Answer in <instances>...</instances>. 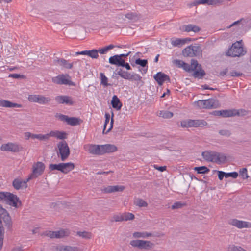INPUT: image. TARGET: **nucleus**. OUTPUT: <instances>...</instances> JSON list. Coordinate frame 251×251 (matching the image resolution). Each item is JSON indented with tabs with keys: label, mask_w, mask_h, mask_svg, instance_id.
Wrapping results in <instances>:
<instances>
[{
	"label": "nucleus",
	"mask_w": 251,
	"mask_h": 251,
	"mask_svg": "<svg viewBox=\"0 0 251 251\" xmlns=\"http://www.w3.org/2000/svg\"><path fill=\"white\" fill-rule=\"evenodd\" d=\"M203 158L207 161L216 163L218 164L225 163L226 156L222 153L214 151H205L202 152Z\"/></svg>",
	"instance_id": "obj_1"
},
{
	"label": "nucleus",
	"mask_w": 251,
	"mask_h": 251,
	"mask_svg": "<svg viewBox=\"0 0 251 251\" xmlns=\"http://www.w3.org/2000/svg\"><path fill=\"white\" fill-rule=\"evenodd\" d=\"M241 42L242 41H240L233 44L226 52V55L231 57H236L245 54L246 51L244 50Z\"/></svg>",
	"instance_id": "obj_2"
},
{
	"label": "nucleus",
	"mask_w": 251,
	"mask_h": 251,
	"mask_svg": "<svg viewBox=\"0 0 251 251\" xmlns=\"http://www.w3.org/2000/svg\"><path fill=\"white\" fill-rule=\"evenodd\" d=\"M6 214L8 215L9 218V219H8V222L5 221V219L3 218L4 217H6V214L2 215L0 213V250H1L2 248L4 236V229L2 225V221L4 222L5 226L7 227L8 230H11L12 228V222L11 217L7 211Z\"/></svg>",
	"instance_id": "obj_3"
},
{
	"label": "nucleus",
	"mask_w": 251,
	"mask_h": 251,
	"mask_svg": "<svg viewBox=\"0 0 251 251\" xmlns=\"http://www.w3.org/2000/svg\"><path fill=\"white\" fill-rule=\"evenodd\" d=\"M207 125V122L203 119H187L181 122V126L182 127H203Z\"/></svg>",
	"instance_id": "obj_4"
},
{
	"label": "nucleus",
	"mask_w": 251,
	"mask_h": 251,
	"mask_svg": "<svg viewBox=\"0 0 251 251\" xmlns=\"http://www.w3.org/2000/svg\"><path fill=\"white\" fill-rule=\"evenodd\" d=\"M58 151L57 155L60 156L62 161H65L70 154L69 147L67 142L63 140L57 144Z\"/></svg>",
	"instance_id": "obj_5"
},
{
	"label": "nucleus",
	"mask_w": 251,
	"mask_h": 251,
	"mask_svg": "<svg viewBox=\"0 0 251 251\" xmlns=\"http://www.w3.org/2000/svg\"><path fill=\"white\" fill-rule=\"evenodd\" d=\"M55 117L61 121L66 122L67 124L71 126H76L80 125L83 121L79 117H69L62 114H56Z\"/></svg>",
	"instance_id": "obj_6"
},
{
	"label": "nucleus",
	"mask_w": 251,
	"mask_h": 251,
	"mask_svg": "<svg viewBox=\"0 0 251 251\" xmlns=\"http://www.w3.org/2000/svg\"><path fill=\"white\" fill-rule=\"evenodd\" d=\"M197 105L201 108H215L218 105V101L214 99H209L204 100H199L197 101Z\"/></svg>",
	"instance_id": "obj_7"
},
{
	"label": "nucleus",
	"mask_w": 251,
	"mask_h": 251,
	"mask_svg": "<svg viewBox=\"0 0 251 251\" xmlns=\"http://www.w3.org/2000/svg\"><path fill=\"white\" fill-rule=\"evenodd\" d=\"M130 244L134 247H137L140 249L150 250L154 246V244L149 241L135 240L130 241Z\"/></svg>",
	"instance_id": "obj_8"
},
{
	"label": "nucleus",
	"mask_w": 251,
	"mask_h": 251,
	"mask_svg": "<svg viewBox=\"0 0 251 251\" xmlns=\"http://www.w3.org/2000/svg\"><path fill=\"white\" fill-rule=\"evenodd\" d=\"M69 77V76L67 75L66 76L64 74L58 75V76L53 77L52 78V82L56 84L59 85H68L69 86H75V83L68 79L67 77Z\"/></svg>",
	"instance_id": "obj_9"
},
{
	"label": "nucleus",
	"mask_w": 251,
	"mask_h": 251,
	"mask_svg": "<svg viewBox=\"0 0 251 251\" xmlns=\"http://www.w3.org/2000/svg\"><path fill=\"white\" fill-rule=\"evenodd\" d=\"M45 168V165L42 162L38 161L34 163L32 166V176L35 178H37L43 173Z\"/></svg>",
	"instance_id": "obj_10"
},
{
	"label": "nucleus",
	"mask_w": 251,
	"mask_h": 251,
	"mask_svg": "<svg viewBox=\"0 0 251 251\" xmlns=\"http://www.w3.org/2000/svg\"><path fill=\"white\" fill-rule=\"evenodd\" d=\"M22 148L19 145L9 142L7 144H2L0 147V150L2 151H8L14 152H17L22 150Z\"/></svg>",
	"instance_id": "obj_11"
},
{
	"label": "nucleus",
	"mask_w": 251,
	"mask_h": 251,
	"mask_svg": "<svg viewBox=\"0 0 251 251\" xmlns=\"http://www.w3.org/2000/svg\"><path fill=\"white\" fill-rule=\"evenodd\" d=\"M228 224L235 226L238 228L251 227V224L248 222L239 220L236 219H231L228 221Z\"/></svg>",
	"instance_id": "obj_12"
},
{
	"label": "nucleus",
	"mask_w": 251,
	"mask_h": 251,
	"mask_svg": "<svg viewBox=\"0 0 251 251\" xmlns=\"http://www.w3.org/2000/svg\"><path fill=\"white\" fill-rule=\"evenodd\" d=\"M153 78L159 86L162 85L165 81H167L169 83L171 82L169 76L161 72L157 73V74L153 76Z\"/></svg>",
	"instance_id": "obj_13"
},
{
	"label": "nucleus",
	"mask_w": 251,
	"mask_h": 251,
	"mask_svg": "<svg viewBox=\"0 0 251 251\" xmlns=\"http://www.w3.org/2000/svg\"><path fill=\"white\" fill-rule=\"evenodd\" d=\"M54 99L59 104H65L69 105H73L74 104L73 98L69 96L59 95L55 97Z\"/></svg>",
	"instance_id": "obj_14"
},
{
	"label": "nucleus",
	"mask_w": 251,
	"mask_h": 251,
	"mask_svg": "<svg viewBox=\"0 0 251 251\" xmlns=\"http://www.w3.org/2000/svg\"><path fill=\"white\" fill-rule=\"evenodd\" d=\"M53 64L67 69H71L73 67L74 62L70 63L69 60L63 58H56V59L53 60Z\"/></svg>",
	"instance_id": "obj_15"
},
{
	"label": "nucleus",
	"mask_w": 251,
	"mask_h": 251,
	"mask_svg": "<svg viewBox=\"0 0 251 251\" xmlns=\"http://www.w3.org/2000/svg\"><path fill=\"white\" fill-rule=\"evenodd\" d=\"M101 145L90 144L85 147L86 151L94 155H102Z\"/></svg>",
	"instance_id": "obj_16"
},
{
	"label": "nucleus",
	"mask_w": 251,
	"mask_h": 251,
	"mask_svg": "<svg viewBox=\"0 0 251 251\" xmlns=\"http://www.w3.org/2000/svg\"><path fill=\"white\" fill-rule=\"evenodd\" d=\"M182 68L187 72H190L192 70H195L197 68H201V65L199 64L197 60L192 59L191 60V65L184 62L183 63Z\"/></svg>",
	"instance_id": "obj_17"
},
{
	"label": "nucleus",
	"mask_w": 251,
	"mask_h": 251,
	"mask_svg": "<svg viewBox=\"0 0 251 251\" xmlns=\"http://www.w3.org/2000/svg\"><path fill=\"white\" fill-rule=\"evenodd\" d=\"M8 198L7 204L16 208L21 206L22 202L17 195L11 193Z\"/></svg>",
	"instance_id": "obj_18"
},
{
	"label": "nucleus",
	"mask_w": 251,
	"mask_h": 251,
	"mask_svg": "<svg viewBox=\"0 0 251 251\" xmlns=\"http://www.w3.org/2000/svg\"><path fill=\"white\" fill-rule=\"evenodd\" d=\"M180 29L184 32L193 31L195 33H198L201 30V28L199 26L193 24L184 25L181 26Z\"/></svg>",
	"instance_id": "obj_19"
},
{
	"label": "nucleus",
	"mask_w": 251,
	"mask_h": 251,
	"mask_svg": "<svg viewBox=\"0 0 251 251\" xmlns=\"http://www.w3.org/2000/svg\"><path fill=\"white\" fill-rule=\"evenodd\" d=\"M102 155L108 153H112L117 151V147L112 144H107L101 145Z\"/></svg>",
	"instance_id": "obj_20"
},
{
	"label": "nucleus",
	"mask_w": 251,
	"mask_h": 251,
	"mask_svg": "<svg viewBox=\"0 0 251 251\" xmlns=\"http://www.w3.org/2000/svg\"><path fill=\"white\" fill-rule=\"evenodd\" d=\"M61 169L60 172L64 174H67L70 171L73 170L75 168V165L73 163H60Z\"/></svg>",
	"instance_id": "obj_21"
},
{
	"label": "nucleus",
	"mask_w": 251,
	"mask_h": 251,
	"mask_svg": "<svg viewBox=\"0 0 251 251\" xmlns=\"http://www.w3.org/2000/svg\"><path fill=\"white\" fill-rule=\"evenodd\" d=\"M0 106L7 107V108H11V107L21 108V107H22V105L21 104L14 103V102H12L8 101V100L1 99V100H0Z\"/></svg>",
	"instance_id": "obj_22"
},
{
	"label": "nucleus",
	"mask_w": 251,
	"mask_h": 251,
	"mask_svg": "<svg viewBox=\"0 0 251 251\" xmlns=\"http://www.w3.org/2000/svg\"><path fill=\"white\" fill-rule=\"evenodd\" d=\"M50 137L56 138L58 139L64 140L67 138V133L64 131L51 130L50 132Z\"/></svg>",
	"instance_id": "obj_23"
},
{
	"label": "nucleus",
	"mask_w": 251,
	"mask_h": 251,
	"mask_svg": "<svg viewBox=\"0 0 251 251\" xmlns=\"http://www.w3.org/2000/svg\"><path fill=\"white\" fill-rule=\"evenodd\" d=\"M125 187L123 186H108L105 188L103 191L106 193H110L115 192H121L125 189Z\"/></svg>",
	"instance_id": "obj_24"
},
{
	"label": "nucleus",
	"mask_w": 251,
	"mask_h": 251,
	"mask_svg": "<svg viewBox=\"0 0 251 251\" xmlns=\"http://www.w3.org/2000/svg\"><path fill=\"white\" fill-rule=\"evenodd\" d=\"M135 63L136 64L139 65L142 67H146L145 69H141L139 68V71L141 72L142 74H146L148 70V61L147 59H141L140 58H137L135 60Z\"/></svg>",
	"instance_id": "obj_25"
},
{
	"label": "nucleus",
	"mask_w": 251,
	"mask_h": 251,
	"mask_svg": "<svg viewBox=\"0 0 251 251\" xmlns=\"http://www.w3.org/2000/svg\"><path fill=\"white\" fill-rule=\"evenodd\" d=\"M123 60L124 59L120 58L118 54L111 56L109 58V62L110 64L116 65L118 67H121Z\"/></svg>",
	"instance_id": "obj_26"
},
{
	"label": "nucleus",
	"mask_w": 251,
	"mask_h": 251,
	"mask_svg": "<svg viewBox=\"0 0 251 251\" xmlns=\"http://www.w3.org/2000/svg\"><path fill=\"white\" fill-rule=\"evenodd\" d=\"M111 103L113 108L117 110H120L122 106V102L116 95L113 96Z\"/></svg>",
	"instance_id": "obj_27"
},
{
	"label": "nucleus",
	"mask_w": 251,
	"mask_h": 251,
	"mask_svg": "<svg viewBox=\"0 0 251 251\" xmlns=\"http://www.w3.org/2000/svg\"><path fill=\"white\" fill-rule=\"evenodd\" d=\"M221 112L220 116L222 117H233L236 116V114H238L236 109L222 110Z\"/></svg>",
	"instance_id": "obj_28"
},
{
	"label": "nucleus",
	"mask_w": 251,
	"mask_h": 251,
	"mask_svg": "<svg viewBox=\"0 0 251 251\" xmlns=\"http://www.w3.org/2000/svg\"><path fill=\"white\" fill-rule=\"evenodd\" d=\"M193 71L194 72L192 75L194 78H201L205 75V71L202 69L201 67L197 68Z\"/></svg>",
	"instance_id": "obj_29"
},
{
	"label": "nucleus",
	"mask_w": 251,
	"mask_h": 251,
	"mask_svg": "<svg viewBox=\"0 0 251 251\" xmlns=\"http://www.w3.org/2000/svg\"><path fill=\"white\" fill-rule=\"evenodd\" d=\"M37 96V103L41 104H46L51 100V99L49 97H46L43 95H38Z\"/></svg>",
	"instance_id": "obj_30"
},
{
	"label": "nucleus",
	"mask_w": 251,
	"mask_h": 251,
	"mask_svg": "<svg viewBox=\"0 0 251 251\" xmlns=\"http://www.w3.org/2000/svg\"><path fill=\"white\" fill-rule=\"evenodd\" d=\"M57 250L58 251H79L77 247L69 246H60L57 248Z\"/></svg>",
	"instance_id": "obj_31"
},
{
	"label": "nucleus",
	"mask_w": 251,
	"mask_h": 251,
	"mask_svg": "<svg viewBox=\"0 0 251 251\" xmlns=\"http://www.w3.org/2000/svg\"><path fill=\"white\" fill-rule=\"evenodd\" d=\"M193 50L192 45H190L183 50L182 53L184 56L193 57L195 54L193 52Z\"/></svg>",
	"instance_id": "obj_32"
},
{
	"label": "nucleus",
	"mask_w": 251,
	"mask_h": 251,
	"mask_svg": "<svg viewBox=\"0 0 251 251\" xmlns=\"http://www.w3.org/2000/svg\"><path fill=\"white\" fill-rule=\"evenodd\" d=\"M130 74L129 72L123 70L122 69H120L117 72V74L120 75L122 78L125 79L129 80L130 78Z\"/></svg>",
	"instance_id": "obj_33"
},
{
	"label": "nucleus",
	"mask_w": 251,
	"mask_h": 251,
	"mask_svg": "<svg viewBox=\"0 0 251 251\" xmlns=\"http://www.w3.org/2000/svg\"><path fill=\"white\" fill-rule=\"evenodd\" d=\"M134 204L140 207H147L148 205V203L146 201L141 198L135 199L134 201Z\"/></svg>",
	"instance_id": "obj_34"
},
{
	"label": "nucleus",
	"mask_w": 251,
	"mask_h": 251,
	"mask_svg": "<svg viewBox=\"0 0 251 251\" xmlns=\"http://www.w3.org/2000/svg\"><path fill=\"white\" fill-rule=\"evenodd\" d=\"M158 116L163 118L169 119L173 116V113L167 110L160 111Z\"/></svg>",
	"instance_id": "obj_35"
},
{
	"label": "nucleus",
	"mask_w": 251,
	"mask_h": 251,
	"mask_svg": "<svg viewBox=\"0 0 251 251\" xmlns=\"http://www.w3.org/2000/svg\"><path fill=\"white\" fill-rule=\"evenodd\" d=\"M194 170L197 171L198 174H207L210 171V170L204 166L196 167L194 168Z\"/></svg>",
	"instance_id": "obj_36"
},
{
	"label": "nucleus",
	"mask_w": 251,
	"mask_h": 251,
	"mask_svg": "<svg viewBox=\"0 0 251 251\" xmlns=\"http://www.w3.org/2000/svg\"><path fill=\"white\" fill-rule=\"evenodd\" d=\"M100 84L104 86L105 87H107L108 86H111L110 84L108 83V78L105 75L104 73H100Z\"/></svg>",
	"instance_id": "obj_37"
},
{
	"label": "nucleus",
	"mask_w": 251,
	"mask_h": 251,
	"mask_svg": "<svg viewBox=\"0 0 251 251\" xmlns=\"http://www.w3.org/2000/svg\"><path fill=\"white\" fill-rule=\"evenodd\" d=\"M12 185L16 190H19L21 188L23 187V181H21L19 179H15L13 181Z\"/></svg>",
	"instance_id": "obj_38"
},
{
	"label": "nucleus",
	"mask_w": 251,
	"mask_h": 251,
	"mask_svg": "<svg viewBox=\"0 0 251 251\" xmlns=\"http://www.w3.org/2000/svg\"><path fill=\"white\" fill-rule=\"evenodd\" d=\"M87 55L89 56L92 58L97 59L99 57L98 51L96 49L87 50Z\"/></svg>",
	"instance_id": "obj_39"
},
{
	"label": "nucleus",
	"mask_w": 251,
	"mask_h": 251,
	"mask_svg": "<svg viewBox=\"0 0 251 251\" xmlns=\"http://www.w3.org/2000/svg\"><path fill=\"white\" fill-rule=\"evenodd\" d=\"M124 221L132 220L135 218L134 215L131 213L125 212L122 214Z\"/></svg>",
	"instance_id": "obj_40"
},
{
	"label": "nucleus",
	"mask_w": 251,
	"mask_h": 251,
	"mask_svg": "<svg viewBox=\"0 0 251 251\" xmlns=\"http://www.w3.org/2000/svg\"><path fill=\"white\" fill-rule=\"evenodd\" d=\"M77 235L84 239H91L92 237V234L90 232L85 231L83 232L78 231Z\"/></svg>",
	"instance_id": "obj_41"
},
{
	"label": "nucleus",
	"mask_w": 251,
	"mask_h": 251,
	"mask_svg": "<svg viewBox=\"0 0 251 251\" xmlns=\"http://www.w3.org/2000/svg\"><path fill=\"white\" fill-rule=\"evenodd\" d=\"M11 194V193L10 192H0V201H4L6 203H7L8 200V197Z\"/></svg>",
	"instance_id": "obj_42"
},
{
	"label": "nucleus",
	"mask_w": 251,
	"mask_h": 251,
	"mask_svg": "<svg viewBox=\"0 0 251 251\" xmlns=\"http://www.w3.org/2000/svg\"><path fill=\"white\" fill-rule=\"evenodd\" d=\"M210 0H195L191 4V6H197L200 4L209 5Z\"/></svg>",
	"instance_id": "obj_43"
},
{
	"label": "nucleus",
	"mask_w": 251,
	"mask_h": 251,
	"mask_svg": "<svg viewBox=\"0 0 251 251\" xmlns=\"http://www.w3.org/2000/svg\"><path fill=\"white\" fill-rule=\"evenodd\" d=\"M228 251H247L240 246L234 245H229L228 247Z\"/></svg>",
	"instance_id": "obj_44"
},
{
	"label": "nucleus",
	"mask_w": 251,
	"mask_h": 251,
	"mask_svg": "<svg viewBox=\"0 0 251 251\" xmlns=\"http://www.w3.org/2000/svg\"><path fill=\"white\" fill-rule=\"evenodd\" d=\"M142 79V77L137 74L132 73L130 74V78L129 80L131 81H140Z\"/></svg>",
	"instance_id": "obj_45"
},
{
	"label": "nucleus",
	"mask_w": 251,
	"mask_h": 251,
	"mask_svg": "<svg viewBox=\"0 0 251 251\" xmlns=\"http://www.w3.org/2000/svg\"><path fill=\"white\" fill-rule=\"evenodd\" d=\"M192 48H193V52H194V56H197L198 55H200V54H201L202 50H201V48L200 46H195L192 45Z\"/></svg>",
	"instance_id": "obj_46"
},
{
	"label": "nucleus",
	"mask_w": 251,
	"mask_h": 251,
	"mask_svg": "<svg viewBox=\"0 0 251 251\" xmlns=\"http://www.w3.org/2000/svg\"><path fill=\"white\" fill-rule=\"evenodd\" d=\"M224 3L223 0H210L209 5L214 6H219L223 5Z\"/></svg>",
	"instance_id": "obj_47"
},
{
	"label": "nucleus",
	"mask_w": 251,
	"mask_h": 251,
	"mask_svg": "<svg viewBox=\"0 0 251 251\" xmlns=\"http://www.w3.org/2000/svg\"><path fill=\"white\" fill-rule=\"evenodd\" d=\"M186 205V203L183 202H181L180 201H177L173 204V205H172V209H179L183 207L184 206Z\"/></svg>",
	"instance_id": "obj_48"
},
{
	"label": "nucleus",
	"mask_w": 251,
	"mask_h": 251,
	"mask_svg": "<svg viewBox=\"0 0 251 251\" xmlns=\"http://www.w3.org/2000/svg\"><path fill=\"white\" fill-rule=\"evenodd\" d=\"M49 168L50 171L53 170H58L60 171L61 165L59 164H50L49 165Z\"/></svg>",
	"instance_id": "obj_49"
},
{
	"label": "nucleus",
	"mask_w": 251,
	"mask_h": 251,
	"mask_svg": "<svg viewBox=\"0 0 251 251\" xmlns=\"http://www.w3.org/2000/svg\"><path fill=\"white\" fill-rule=\"evenodd\" d=\"M239 174L242 176L243 179H247L249 177L247 174V169L246 168H243L240 170Z\"/></svg>",
	"instance_id": "obj_50"
},
{
	"label": "nucleus",
	"mask_w": 251,
	"mask_h": 251,
	"mask_svg": "<svg viewBox=\"0 0 251 251\" xmlns=\"http://www.w3.org/2000/svg\"><path fill=\"white\" fill-rule=\"evenodd\" d=\"M184 40H182V39L177 38L175 40L172 41L171 44L174 47L178 46L179 45H183L185 44V42Z\"/></svg>",
	"instance_id": "obj_51"
},
{
	"label": "nucleus",
	"mask_w": 251,
	"mask_h": 251,
	"mask_svg": "<svg viewBox=\"0 0 251 251\" xmlns=\"http://www.w3.org/2000/svg\"><path fill=\"white\" fill-rule=\"evenodd\" d=\"M50 136V133L46 134H38L37 139L41 141H47L48 140Z\"/></svg>",
	"instance_id": "obj_52"
},
{
	"label": "nucleus",
	"mask_w": 251,
	"mask_h": 251,
	"mask_svg": "<svg viewBox=\"0 0 251 251\" xmlns=\"http://www.w3.org/2000/svg\"><path fill=\"white\" fill-rule=\"evenodd\" d=\"M111 222H122L123 221V217L122 214L120 215H114L111 220Z\"/></svg>",
	"instance_id": "obj_53"
},
{
	"label": "nucleus",
	"mask_w": 251,
	"mask_h": 251,
	"mask_svg": "<svg viewBox=\"0 0 251 251\" xmlns=\"http://www.w3.org/2000/svg\"><path fill=\"white\" fill-rule=\"evenodd\" d=\"M105 122H104V126H103V130L102 131L103 134L105 133V131L106 130V126L109 122L110 116L109 113H106L105 114Z\"/></svg>",
	"instance_id": "obj_54"
},
{
	"label": "nucleus",
	"mask_w": 251,
	"mask_h": 251,
	"mask_svg": "<svg viewBox=\"0 0 251 251\" xmlns=\"http://www.w3.org/2000/svg\"><path fill=\"white\" fill-rule=\"evenodd\" d=\"M9 77H12L15 79H24L25 78V76L18 74H10L9 75Z\"/></svg>",
	"instance_id": "obj_55"
},
{
	"label": "nucleus",
	"mask_w": 251,
	"mask_h": 251,
	"mask_svg": "<svg viewBox=\"0 0 251 251\" xmlns=\"http://www.w3.org/2000/svg\"><path fill=\"white\" fill-rule=\"evenodd\" d=\"M226 178L231 177L233 178H236L238 176V173L236 172L226 173Z\"/></svg>",
	"instance_id": "obj_56"
},
{
	"label": "nucleus",
	"mask_w": 251,
	"mask_h": 251,
	"mask_svg": "<svg viewBox=\"0 0 251 251\" xmlns=\"http://www.w3.org/2000/svg\"><path fill=\"white\" fill-rule=\"evenodd\" d=\"M219 133L222 136L226 137H229L231 134V132L228 130H220L219 131Z\"/></svg>",
	"instance_id": "obj_57"
},
{
	"label": "nucleus",
	"mask_w": 251,
	"mask_h": 251,
	"mask_svg": "<svg viewBox=\"0 0 251 251\" xmlns=\"http://www.w3.org/2000/svg\"><path fill=\"white\" fill-rule=\"evenodd\" d=\"M55 233L56 234V238H60L66 236V232L63 230H61L59 231H55Z\"/></svg>",
	"instance_id": "obj_58"
},
{
	"label": "nucleus",
	"mask_w": 251,
	"mask_h": 251,
	"mask_svg": "<svg viewBox=\"0 0 251 251\" xmlns=\"http://www.w3.org/2000/svg\"><path fill=\"white\" fill-rule=\"evenodd\" d=\"M0 213H1V214H6V217H4V219H5V221L8 222V219H9V217L8 216V215L6 214V210L4 208H3L2 206V205L1 204H0Z\"/></svg>",
	"instance_id": "obj_59"
},
{
	"label": "nucleus",
	"mask_w": 251,
	"mask_h": 251,
	"mask_svg": "<svg viewBox=\"0 0 251 251\" xmlns=\"http://www.w3.org/2000/svg\"><path fill=\"white\" fill-rule=\"evenodd\" d=\"M126 17L129 20H134L137 18V15L135 13L131 12L126 14L125 15Z\"/></svg>",
	"instance_id": "obj_60"
},
{
	"label": "nucleus",
	"mask_w": 251,
	"mask_h": 251,
	"mask_svg": "<svg viewBox=\"0 0 251 251\" xmlns=\"http://www.w3.org/2000/svg\"><path fill=\"white\" fill-rule=\"evenodd\" d=\"M38 95H30L28 97V100L30 102H37Z\"/></svg>",
	"instance_id": "obj_61"
},
{
	"label": "nucleus",
	"mask_w": 251,
	"mask_h": 251,
	"mask_svg": "<svg viewBox=\"0 0 251 251\" xmlns=\"http://www.w3.org/2000/svg\"><path fill=\"white\" fill-rule=\"evenodd\" d=\"M184 63V61L181 60L175 59L173 61V63L175 64L178 68H182Z\"/></svg>",
	"instance_id": "obj_62"
},
{
	"label": "nucleus",
	"mask_w": 251,
	"mask_h": 251,
	"mask_svg": "<svg viewBox=\"0 0 251 251\" xmlns=\"http://www.w3.org/2000/svg\"><path fill=\"white\" fill-rule=\"evenodd\" d=\"M33 178H35V177H33V176H32L31 174H30L26 180L23 181V187L25 188H27V182H28L30 180L32 179Z\"/></svg>",
	"instance_id": "obj_63"
},
{
	"label": "nucleus",
	"mask_w": 251,
	"mask_h": 251,
	"mask_svg": "<svg viewBox=\"0 0 251 251\" xmlns=\"http://www.w3.org/2000/svg\"><path fill=\"white\" fill-rule=\"evenodd\" d=\"M230 75L232 77H239L243 75V73L235 71H232L230 73Z\"/></svg>",
	"instance_id": "obj_64"
}]
</instances>
